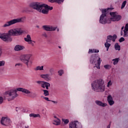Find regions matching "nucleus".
Returning <instances> with one entry per match:
<instances>
[{
	"mask_svg": "<svg viewBox=\"0 0 128 128\" xmlns=\"http://www.w3.org/2000/svg\"><path fill=\"white\" fill-rule=\"evenodd\" d=\"M110 16L112 17V18H114L116 14V12H110Z\"/></svg>",
	"mask_w": 128,
	"mask_h": 128,
	"instance_id": "obj_35",
	"label": "nucleus"
},
{
	"mask_svg": "<svg viewBox=\"0 0 128 128\" xmlns=\"http://www.w3.org/2000/svg\"><path fill=\"white\" fill-rule=\"evenodd\" d=\"M95 102L97 106H102V108H104L106 106H108V104H106V103H104L100 100H96Z\"/></svg>",
	"mask_w": 128,
	"mask_h": 128,
	"instance_id": "obj_14",
	"label": "nucleus"
},
{
	"mask_svg": "<svg viewBox=\"0 0 128 128\" xmlns=\"http://www.w3.org/2000/svg\"><path fill=\"white\" fill-rule=\"evenodd\" d=\"M22 112H26V110L23 109V110H22Z\"/></svg>",
	"mask_w": 128,
	"mask_h": 128,
	"instance_id": "obj_60",
	"label": "nucleus"
},
{
	"mask_svg": "<svg viewBox=\"0 0 128 128\" xmlns=\"http://www.w3.org/2000/svg\"><path fill=\"white\" fill-rule=\"evenodd\" d=\"M124 26H122L121 28V30L122 31V30H124Z\"/></svg>",
	"mask_w": 128,
	"mask_h": 128,
	"instance_id": "obj_59",
	"label": "nucleus"
},
{
	"mask_svg": "<svg viewBox=\"0 0 128 128\" xmlns=\"http://www.w3.org/2000/svg\"><path fill=\"white\" fill-rule=\"evenodd\" d=\"M6 62L4 60L0 61V66H4Z\"/></svg>",
	"mask_w": 128,
	"mask_h": 128,
	"instance_id": "obj_37",
	"label": "nucleus"
},
{
	"mask_svg": "<svg viewBox=\"0 0 128 128\" xmlns=\"http://www.w3.org/2000/svg\"><path fill=\"white\" fill-rule=\"evenodd\" d=\"M42 91L44 92V96H50V92H48V90H43Z\"/></svg>",
	"mask_w": 128,
	"mask_h": 128,
	"instance_id": "obj_27",
	"label": "nucleus"
},
{
	"mask_svg": "<svg viewBox=\"0 0 128 128\" xmlns=\"http://www.w3.org/2000/svg\"><path fill=\"white\" fill-rule=\"evenodd\" d=\"M50 102H54V104H58V102H56V101H54V100H50Z\"/></svg>",
	"mask_w": 128,
	"mask_h": 128,
	"instance_id": "obj_56",
	"label": "nucleus"
},
{
	"mask_svg": "<svg viewBox=\"0 0 128 128\" xmlns=\"http://www.w3.org/2000/svg\"><path fill=\"white\" fill-rule=\"evenodd\" d=\"M30 94H33V96H31V98H36V96H38V94H36V93H32V92H30Z\"/></svg>",
	"mask_w": 128,
	"mask_h": 128,
	"instance_id": "obj_42",
	"label": "nucleus"
},
{
	"mask_svg": "<svg viewBox=\"0 0 128 128\" xmlns=\"http://www.w3.org/2000/svg\"><path fill=\"white\" fill-rule=\"evenodd\" d=\"M58 76H62V74H64V70H60L58 71Z\"/></svg>",
	"mask_w": 128,
	"mask_h": 128,
	"instance_id": "obj_36",
	"label": "nucleus"
},
{
	"mask_svg": "<svg viewBox=\"0 0 128 128\" xmlns=\"http://www.w3.org/2000/svg\"><path fill=\"white\" fill-rule=\"evenodd\" d=\"M112 81L110 80V82H108V85L107 86L108 88L110 86H112Z\"/></svg>",
	"mask_w": 128,
	"mask_h": 128,
	"instance_id": "obj_47",
	"label": "nucleus"
},
{
	"mask_svg": "<svg viewBox=\"0 0 128 128\" xmlns=\"http://www.w3.org/2000/svg\"><path fill=\"white\" fill-rule=\"evenodd\" d=\"M44 6V4H40L38 2H32L29 4L30 8H33V10H36L38 12H42V10Z\"/></svg>",
	"mask_w": 128,
	"mask_h": 128,
	"instance_id": "obj_7",
	"label": "nucleus"
},
{
	"mask_svg": "<svg viewBox=\"0 0 128 128\" xmlns=\"http://www.w3.org/2000/svg\"><path fill=\"white\" fill-rule=\"evenodd\" d=\"M54 118H56V120H58V117H56V116H54Z\"/></svg>",
	"mask_w": 128,
	"mask_h": 128,
	"instance_id": "obj_58",
	"label": "nucleus"
},
{
	"mask_svg": "<svg viewBox=\"0 0 128 128\" xmlns=\"http://www.w3.org/2000/svg\"><path fill=\"white\" fill-rule=\"evenodd\" d=\"M106 42H112V35H109L107 36Z\"/></svg>",
	"mask_w": 128,
	"mask_h": 128,
	"instance_id": "obj_29",
	"label": "nucleus"
},
{
	"mask_svg": "<svg viewBox=\"0 0 128 128\" xmlns=\"http://www.w3.org/2000/svg\"><path fill=\"white\" fill-rule=\"evenodd\" d=\"M126 0H124L122 3V6H121V10H122L124 8V6H126Z\"/></svg>",
	"mask_w": 128,
	"mask_h": 128,
	"instance_id": "obj_32",
	"label": "nucleus"
},
{
	"mask_svg": "<svg viewBox=\"0 0 128 128\" xmlns=\"http://www.w3.org/2000/svg\"><path fill=\"white\" fill-rule=\"evenodd\" d=\"M118 38V36L116 34H114L112 36V42H116V40Z\"/></svg>",
	"mask_w": 128,
	"mask_h": 128,
	"instance_id": "obj_31",
	"label": "nucleus"
},
{
	"mask_svg": "<svg viewBox=\"0 0 128 128\" xmlns=\"http://www.w3.org/2000/svg\"><path fill=\"white\" fill-rule=\"evenodd\" d=\"M22 66V64L20 63H18L16 64L15 66Z\"/></svg>",
	"mask_w": 128,
	"mask_h": 128,
	"instance_id": "obj_54",
	"label": "nucleus"
},
{
	"mask_svg": "<svg viewBox=\"0 0 128 128\" xmlns=\"http://www.w3.org/2000/svg\"><path fill=\"white\" fill-rule=\"evenodd\" d=\"M124 35L123 36L124 38L128 37V30H124Z\"/></svg>",
	"mask_w": 128,
	"mask_h": 128,
	"instance_id": "obj_30",
	"label": "nucleus"
},
{
	"mask_svg": "<svg viewBox=\"0 0 128 128\" xmlns=\"http://www.w3.org/2000/svg\"><path fill=\"white\" fill-rule=\"evenodd\" d=\"M53 124H54V126H60V120L59 118L54 120Z\"/></svg>",
	"mask_w": 128,
	"mask_h": 128,
	"instance_id": "obj_17",
	"label": "nucleus"
},
{
	"mask_svg": "<svg viewBox=\"0 0 128 128\" xmlns=\"http://www.w3.org/2000/svg\"><path fill=\"white\" fill-rule=\"evenodd\" d=\"M90 52L92 53L94 52V49H90L88 50V54H90Z\"/></svg>",
	"mask_w": 128,
	"mask_h": 128,
	"instance_id": "obj_53",
	"label": "nucleus"
},
{
	"mask_svg": "<svg viewBox=\"0 0 128 128\" xmlns=\"http://www.w3.org/2000/svg\"><path fill=\"white\" fill-rule=\"evenodd\" d=\"M114 48L116 50H120V46L118 44V43H116L115 44Z\"/></svg>",
	"mask_w": 128,
	"mask_h": 128,
	"instance_id": "obj_21",
	"label": "nucleus"
},
{
	"mask_svg": "<svg viewBox=\"0 0 128 128\" xmlns=\"http://www.w3.org/2000/svg\"><path fill=\"white\" fill-rule=\"evenodd\" d=\"M4 102V98L0 96V104H2Z\"/></svg>",
	"mask_w": 128,
	"mask_h": 128,
	"instance_id": "obj_44",
	"label": "nucleus"
},
{
	"mask_svg": "<svg viewBox=\"0 0 128 128\" xmlns=\"http://www.w3.org/2000/svg\"><path fill=\"white\" fill-rule=\"evenodd\" d=\"M41 98H42L45 100H46L47 102H50L51 100H50L48 99V98L45 97L44 96H42Z\"/></svg>",
	"mask_w": 128,
	"mask_h": 128,
	"instance_id": "obj_39",
	"label": "nucleus"
},
{
	"mask_svg": "<svg viewBox=\"0 0 128 128\" xmlns=\"http://www.w3.org/2000/svg\"><path fill=\"white\" fill-rule=\"evenodd\" d=\"M41 12L44 14H48V10L47 9H42L41 10Z\"/></svg>",
	"mask_w": 128,
	"mask_h": 128,
	"instance_id": "obj_26",
	"label": "nucleus"
},
{
	"mask_svg": "<svg viewBox=\"0 0 128 128\" xmlns=\"http://www.w3.org/2000/svg\"><path fill=\"white\" fill-rule=\"evenodd\" d=\"M64 2V0H56V2H57L58 4H62Z\"/></svg>",
	"mask_w": 128,
	"mask_h": 128,
	"instance_id": "obj_34",
	"label": "nucleus"
},
{
	"mask_svg": "<svg viewBox=\"0 0 128 128\" xmlns=\"http://www.w3.org/2000/svg\"><path fill=\"white\" fill-rule=\"evenodd\" d=\"M30 54H26L24 56L22 62L27 66L28 68H30L32 66V60H30Z\"/></svg>",
	"mask_w": 128,
	"mask_h": 128,
	"instance_id": "obj_8",
	"label": "nucleus"
},
{
	"mask_svg": "<svg viewBox=\"0 0 128 128\" xmlns=\"http://www.w3.org/2000/svg\"><path fill=\"white\" fill-rule=\"evenodd\" d=\"M56 29L57 32H60V29L58 28H57Z\"/></svg>",
	"mask_w": 128,
	"mask_h": 128,
	"instance_id": "obj_61",
	"label": "nucleus"
},
{
	"mask_svg": "<svg viewBox=\"0 0 128 128\" xmlns=\"http://www.w3.org/2000/svg\"><path fill=\"white\" fill-rule=\"evenodd\" d=\"M49 72L50 74V75L52 76V74H54V68H50L49 70Z\"/></svg>",
	"mask_w": 128,
	"mask_h": 128,
	"instance_id": "obj_41",
	"label": "nucleus"
},
{
	"mask_svg": "<svg viewBox=\"0 0 128 128\" xmlns=\"http://www.w3.org/2000/svg\"><path fill=\"white\" fill-rule=\"evenodd\" d=\"M93 52L96 53L100 52V50L96 49H93Z\"/></svg>",
	"mask_w": 128,
	"mask_h": 128,
	"instance_id": "obj_49",
	"label": "nucleus"
},
{
	"mask_svg": "<svg viewBox=\"0 0 128 128\" xmlns=\"http://www.w3.org/2000/svg\"><path fill=\"white\" fill-rule=\"evenodd\" d=\"M108 10H112V8L100 9L102 14L100 16V23L102 24H106L108 23V18H106V14L108 12Z\"/></svg>",
	"mask_w": 128,
	"mask_h": 128,
	"instance_id": "obj_6",
	"label": "nucleus"
},
{
	"mask_svg": "<svg viewBox=\"0 0 128 128\" xmlns=\"http://www.w3.org/2000/svg\"><path fill=\"white\" fill-rule=\"evenodd\" d=\"M104 68L106 70H110V66L108 64H106V65L104 66Z\"/></svg>",
	"mask_w": 128,
	"mask_h": 128,
	"instance_id": "obj_38",
	"label": "nucleus"
},
{
	"mask_svg": "<svg viewBox=\"0 0 128 128\" xmlns=\"http://www.w3.org/2000/svg\"><path fill=\"white\" fill-rule=\"evenodd\" d=\"M24 46H22L20 45H16L14 47V50L18 52V50H24Z\"/></svg>",
	"mask_w": 128,
	"mask_h": 128,
	"instance_id": "obj_16",
	"label": "nucleus"
},
{
	"mask_svg": "<svg viewBox=\"0 0 128 128\" xmlns=\"http://www.w3.org/2000/svg\"><path fill=\"white\" fill-rule=\"evenodd\" d=\"M30 126H25V128H29Z\"/></svg>",
	"mask_w": 128,
	"mask_h": 128,
	"instance_id": "obj_62",
	"label": "nucleus"
},
{
	"mask_svg": "<svg viewBox=\"0 0 128 128\" xmlns=\"http://www.w3.org/2000/svg\"><path fill=\"white\" fill-rule=\"evenodd\" d=\"M48 84V82H42V84H41V86L42 88H46V86Z\"/></svg>",
	"mask_w": 128,
	"mask_h": 128,
	"instance_id": "obj_24",
	"label": "nucleus"
},
{
	"mask_svg": "<svg viewBox=\"0 0 128 128\" xmlns=\"http://www.w3.org/2000/svg\"><path fill=\"white\" fill-rule=\"evenodd\" d=\"M124 34V33L122 32V30L120 31V36H122Z\"/></svg>",
	"mask_w": 128,
	"mask_h": 128,
	"instance_id": "obj_57",
	"label": "nucleus"
},
{
	"mask_svg": "<svg viewBox=\"0 0 128 128\" xmlns=\"http://www.w3.org/2000/svg\"><path fill=\"white\" fill-rule=\"evenodd\" d=\"M42 28L46 32H54L56 30V27H52V26L48 25L43 26Z\"/></svg>",
	"mask_w": 128,
	"mask_h": 128,
	"instance_id": "obj_11",
	"label": "nucleus"
},
{
	"mask_svg": "<svg viewBox=\"0 0 128 128\" xmlns=\"http://www.w3.org/2000/svg\"><path fill=\"white\" fill-rule=\"evenodd\" d=\"M43 8H44L47 10H48V12L49 10H52L53 8L52 6H48V5L46 4H44Z\"/></svg>",
	"mask_w": 128,
	"mask_h": 128,
	"instance_id": "obj_19",
	"label": "nucleus"
},
{
	"mask_svg": "<svg viewBox=\"0 0 128 128\" xmlns=\"http://www.w3.org/2000/svg\"><path fill=\"white\" fill-rule=\"evenodd\" d=\"M69 128H82V126L78 121H73L69 124Z\"/></svg>",
	"mask_w": 128,
	"mask_h": 128,
	"instance_id": "obj_10",
	"label": "nucleus"
},
{
	"mask_svg": "<svg viewBox=\"0 0 128 128\" xmlns=\"http://www.w3.org/2000/svg\"><path fill=\"white\" fill-rule=\"evenodd\" d=\"M30 116L32 118H40V114H30Z\"/></svg>",
	"mask_w": 128,
	"mask_h": 128,
	"instance_id": "obj_20",
	"label": "nucleus"
},
{
	"mask_svg": "<svg viewBox=\"0 0 128 128\" xmlns=\"http://www.w3.org/2000/svg\"><path fill=\"white\" fill-rule=\"evenodd\" d=\"M50 84L48 82V84L45 86V88H46V90H48V88H50Z\"/></svg>",
	"mask_w": 128,
	"mask_h": 128,
	"instance_id": "obj_45",
	"label": "nucleus"
},
{
	"mask_svg": "<svg viewBox=\"0 0 128 128\" xmlns=\"http://www.w3.org/2000/svg\"><path fill=\"white\" fill-rule=\"evenodd\" d=\"M42 82L44 81H37L36 83L38 84H42Z\"/></svg>",
	"mask_w": 128,
	"mask_h": 128,
	"instance_id": "obj_52",
	"label": "nucleus"
},
{
	"mask_svg": "<svg viewBox=\"0 0 128 128\" xmlns=\"http://www.w3.org/2000/svg\"><path fill=\"white\" fill-rule=\"evenodd\" d=\"M24 40L26 42H32V37H30V35L28 34L26 38H24Z\"/></svg>",
	"mask_w": 128,
	"mask_h": 128,
	"instance_id": "obj_18",
	"label": "nucleus"
},
{
	"mask_svg": "<svg viewBox=\"0 0 128 128\" xmlns=\"http://www.w3.org/2000/svg\"><path fill=\"white\" fill-rule=\"evenodd\" d=\"M48 2L52 4H54V2H56V0H48Z\"/></svg>",
	"mask_w": 128,
	"mask_h": 128,
	"instance_id": "obj_51",
	"label": "nucleus"
},
{
	"mask_svg": "<svg viewBox=\"0 0 128 128\" xmlns=\"http://www.w3.org/2000/svg\"><path fill=\"white\" fill-rule=\"evenodd\" d=\"M17 92H24V94H30V91L28 90L27 89L18 88L16 89H12L10 90L6 91L5 92V94L6 96H10V98H8V100H12L16 98L17 96H18Z\"/></svg>",
	"mask_w": 128,
	"mask_h": 128,
	"instance_id": "obj_2",
	"label": "nucleus"
},
{
	"mask_svg": "<svg viewBox=\"0 0 128 128\" xmlns=\"http://www.w3.org/2000/svg\"><path fill=\"white\" fill-rule=\"evenodd\" d=\"M40 78H44V80H45L46 82H50L52 80V78L50 76V75L48 74H42L40 75Z\"/></svg>",
	"mask_w": 128,
	"mask_h": 128,
	"instance_id": "obj_12",
	"label": "nucleus"
},
{
	"mask_svg": "<svg viewBox=\"0 0 128 128\" xmlns=\"http://www.w3.org/2000/svg\"><path fill=\"white\" fill-rule=\"evenodd\" d=\"M59 48H62V47L60 46H58Z\"/></svg>",
	"mask_w": 128,
	"mask_h": 128,
	"instance_id": "obj_63",
	"label": "nucleus"
},
{
	"mask_svg": "<svg viewBox=\"0 0 128 128\" xmlns=\"http://www.w3.org/2000/svg\"><path fill=\"white\" fill-rule=\"evenodd\" d=\"M90 62L92 64H95L94 68H96L98 70L100 69V62H102V60H100V58L98 56V54H94L92 55L90 57Z\"/></svg>",
	"mask_w": 128,
	"mask_h": 128,
	"instance_id": "obj_4",
	"label": "nucleus"
},
{
	"mask_svg": "<svg viewBox=\"0 0 128 128\" xmlns=\"http://www.w3.org/2000/svg\"><path fill=\"white\" fill-rule=\"evenodd\" d=\"M112 62H114L113 64L114 66H116V64H118V60H120V58H116L115 59L112 60Z\"/></svg>",
	"mask_w": 128,
	"mask_h": 128,
	"instance_id": "obj_23",
	"label": "nucleus"
},
{
	"mask_svg": "<svg viewBox=\"0 0 128 128\" xmlns=\"http://www.w3.org/2000/svg\"><path fill=\"white\" fill-rule=\"evenodd\" d=\"M34 70H44V66H38L34 68Z\"/></svg>",
	"mask_w": 128,
	"mask_h": 128,
	"instance_id": "obj_25",
	"label": "nucleus"
},
{
	"mask_svg": "<svg viewBox=\"0 0 128 128\" xmlns=\"http://www.w3.org/2000/svg\"><path fill=\"white\" fill-rule=\"evenodd\" d=\"M2 49L0 48V58H2Z\"/></svg>",
	"mask_w": 128,
	"mask_h": 128,
	"instance_id": "obj_46",
	"label": "nucleus"
},
{
	"mask_svg": "<svg viewBox=\"0 0 128 128\" xmlns=\"http://www.w3.org/2000/svg\"><path fill=\"white\" fill-rule=\"evenodd\" d=\"M0 124L2 126H8L12 124V120L8 117H2L0 120Z\"/></svg>",
	"mask_w": 128,
	"mask_h": 128,
	"instance_id": "obj_9",
	"label": "nucleus"
},
{
	"mask_svg": "<svg viewBox=\"0 0 128 128\" xmlns=\"http://www.w3.org/2000/svg\"><path fill=\"white\" fill-rule=\"evenodd\" d=\"M120 42H124V37H122L119 39Z\"/></svg>",
	"mask_w": 128,
	"mask_h": 128,
	"instance_id": "obj_43",
	"label": "nucleus"
},
{
	"mask_svg": "<svg viewBox=\"0 0 128 128\" xmlns=\"http://www.w3.org/2000/svg\"><path fill=\"white\" fill-rule=\"evenodd\" d=\"M22 12H28V7H25L22 10Z\"/></svg>",
	"mask_w": 128,
	"mask_h": 128,
	"instance_id": "obj_33",
	"label": "nucleus"
},
{
	"mask_svg": "<svg viewBox=\"0 0 128 128\" xmlns=\"http://www.w3.org/2000/svg\"><path fill=\"white\" fill-rule=\"evenodd\" d=\"M24 22H26V17L24 16L14 18L6 22V24L2 26V28H8L10 26H12V24H18L20 22L24 24Z\"/></svg>",
	"mask_w": 128,
	"mask_h": 128,
	"instance_id": "obj_5",
	"label": "nucleus"
},
{
	"mask_svg": "<svg viewBox=\"0 0 128 128\" xmlns=\"http://www.w3.org/2000/svg\"><path fill=\"white\" fill-rule=\"evenodd\" d=\"M24 34V30L22 28H14L10 30L8 33H0V38L4 42H12V38L10 36H21Z\"/></svg>",
	"mask_w": 128,
	"mask_h": 128,
	"instance_id": "obj_1",
	"label": "nucleus"
},
{
	"mask_svg": "<svg viewBox=\"0 0 128 128\" xmlns=\"http://www.w3.org/2000/svg\"><path fill=\"white\" fill-rule=\"evenodd\" d=\"M34 42H36L33 41L32 40V41H29V42H28V43L29 44H32V46H34Z\"/></svg>",
	"mask_w": 128,
	"mask_h": 128,
	"instance_id": "obj_40",
	"label": "nucleus"
},
{
	"mask_svg": "<svg viewBox=\"0 0 128 128\" xmlns=\"http://www.w3.org/2000/svg\"><path fill=\"white\" fill-rule=\"evenodd\" d=\"M124 30H128V24H126Z\"/></svg>",
	"mask_w": 128,
	"mask_h": 128,
	"instance_id": "obj_50",
	"label": "nucleus"
},
{
	"mask_svg": "<svg viewBox=\"0 0 128 128\" xmlns=\"http://www.w3.org/2000/svg\"><path fill=\"white\" fill-rule=\"evenodd\" d=\"M107 100L110 106H112L114 104V99L112 98V95L110 94L107 97Z\"/></svg>",
	"mask_w": 128,
	"mask_h": 128,
	"instance_id": "obj_13",
	"label": "nucleus"
},
{
	"mask_svg": "<svg viewBox=\"0 0 128 128\" xmlns=\"http://www.w3.org/2000/svg\"><path fill=\"white\" fill-rule=\"evenodd\" d=\"M18 108H16V112H18Z\"/></svg>",
	"mask_w": 128,
	"mask_h": 128,
	"instance_id": "obj_64",
	"label": "nucleus"
},
{
	"mask_svg": "<svg viewBox=\"0 0 128 128\" xmlns=\"http://www.w3.org/2000/svg\"><path fill=\"white\" fill-rule=\"evenodd\" d=\"M92 90L97 92H104V82L102 79L94 80L92 84Z\"/></svg>",
	"mask_w": 128,
	"mask_h": 128,
	"instance_id": "obj_3",
	"label": "nucleus"
},
{
	"mask_svg": "<svg viewBox=\"0 0 128 128\" xmlns=\"http://www.w3.org/2000/svg\"><path fill=\"white\" fill-rule=\"evenodd\" d=\"M110 124H112V122H110L108 126H107V128H110Z\"/></svg>",
	"mask_w": 128,
	"mask_h": 128,
	"instance_id": "obj_55",
	"label": "nucleus"
},
{
	"mask_svg": "<svg viewBox=\"0 0 128 128\" xmlns=\"http://www.w3.org/2000/svg\"><path fill=\"white\" fill-rule=\"evenodd\" d=\"M104 46L106 48V51L108 52L110 48V44L108 43V41H106V42L104 44Z\"/></svg>",
	"mask_w": 128,
	"mask_h": 128,
	"instance_id": "obj_22",
	"label": "nucleus"
},
{
	"mask_svg": "<svg viewBox=\"0 0 128 128\" xmlns=\"http://www.w3.org/2000/svg\"><path fill=\"white\" fill-rule=\"evenodd\" d=\"M62 122H64V124H68L70 122V120L68 119L62 118Z\"/></svg>",
	"mask_w": 128,
	"mask_h": 128,
	"instance_id": "obj_28",
	"label": "nucleus"
},
{
	"mask_svg": "<svg viewBox=\"0 0 128 128\" xmlns=\"http://www.w3.org/2000/svg\"><path fill=\"white\" fill-rule=\"evenodd\" d=\"M42 36H44V38H48V34H46V32H43Z\"/></svg>",
	"mask_w": 128,
	"mask_h": 128,
	"instance_id": "obj_48",
	"label": "nucleus"
},
{
	"mask_svg": "<svg viewBox=\"0 0 128 128\" xmlns=\"http://www.w3.org/2000/svg\"><path fill=\"white\" fill-rule=\"evenodd\" d=\"M112 22H118L122 20V16L120 15H116L114 18H111Z\"/></svg>",
	"mask_w": 128,
	"mask_h": 128,
	"instance_id": "obj_15",
	"label": "nucleus"
}]
</instances>
